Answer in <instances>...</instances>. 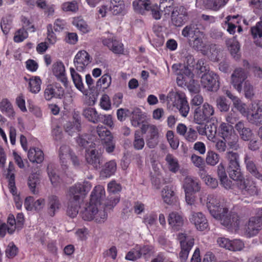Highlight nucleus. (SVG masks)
Segmentation results:
<instances>
[{"label": "nucleus", "mask_w": 262, "mask_h": 262, "mask_svg": "<svg viewBox=\"0 0 262 262\" xmlns=\"http://www.w3.org/2000/svg\"><path fill=\"white\" fill-rule=\"evenodd\" d=\"M117 169V164L115 160L106 162L102 168L101 174L106 178H109L114 174Z\"/></svg>", "instance_id": "4c0bfd02"}, {"label": "nucleus", "mask_w": 262, "mask_h": 262, "mask_svg": "<svg viewBox=\"0 0 262 262\" xmlns=\"http://www.w3.org/2000/svg\"><path fill=\"white\" fill-rule=\"evenodd\" d=\"M61 8L64 12L72 13H76L79 9L78 3L75 0L63 3L62 4Z\"/></svg>", "instance_id": "c03bdc74"}, {"label": "nucleus", "mask_w": 262, "mask_h": 262, "mask_svg": "<svg viewBox=\"0 0 262 262\" xmlns=\"http://www.w3.org/2000/svg\"><path fill=\"white\" fill-rule=\"evenodd\" d=\"M217 127L214 123L207 124L206 136L210 141L215 142Z\"/></svg>", "instance_id": "603ef678"}, {"label": "nucleus", "mask_w": 262, "mask_h": 262, "mask_svg": "<svg viewBox=\"0 0 262 262\" xmlns=\"http://www.w3.org/2000/svg\"><path fill=\"white\" fill-rule=\"evenodd\" d=\"M168 221L169 225L174 230H179L183 225V218L178 212H172L169 215Z\"/></svg>", "instance_id": "a878e982"}, {"label": "nucleus", "mask_w": 262, "mask_h": 262, "mask_svg": "<svg viewBox=\"0 0 262 262\" xmlns=\"http://www.w3.org/2000/svg\"><path fill=\"white\" fill-rule=\"evenodd\" d=\"M245 247L244 242L239 239H234L230 241L229 250L238 251L242 250Z\"/></svg>", "instance_id": "864d4df0"}, {"label": "nucleus", "mask_w": 262, "mask_h": 262, "mask_svg": "<svg viewBox=\"0 0 262 262\" xmlns=\"http://www.w3.org/2000/svg\"><path fill=\"white\" fill-rule=\"evenodd\" d=\"M39 183V179L35 174H32L29 177L28 184L31 191L34 193H36V186Z\"/></svg>", "instance_id": "052dcab7"}, {"label": "nucleus", "mask_w": 262, "mask_h": 262, "mask_svg": "<svg viewBox=\"0 0 262 262\" xmlns=\"http://www.w3.org/2000/svg\"><path fill=\"white\" fill-rule=\"evenodd\" d=\"M217 107L221 112H227L229 110L230 106L227 102L225 98L221 97L216 100Z\"/></svg>", "instance_id": "338daca9"}, {"label": "nucleus", "mask_w": 262, "mask_h": 262, "mask_svg": "<svg viewBox=\"0 0 262 262\" xmlns=\"http://www.w3.org/2000/svg\"><path fill=\"white\" fill-rule=\"evenodd\" d=\"M0 111L10 118H13L15 114L12 103L7 98L3 99L0 102Z\"/></svg>", "instance_id": "c85d7f7f"}, {"label": "nucleus", "mask_w": 262, "mask_h": 262, "mask_svg": "<svg viewBox=\"0 0 262 262\" xmlns=\"http://www.w3.org/2000/svg\"><path fill=\"white\" fill-rule=\"evenodd\" d=\"M68 29V25L66 20L61 18L55 20L53 25L50 24L47 26V40L49 43L55 44L57 37L55 32L60 33Z\"/></svg>", "instance_id": "6e6552de"}, {"label": "nucleus", "mask_w": 262, "mask_h": 262, "mask_svg": "<svg viewBox=\"0 0 262 262\" xmlns=\"http://www.w3.org/2000/svg\"><path fill=\"white\" fill-rule=\"evenodd\" d=\"M189 220L198 230L205 231L209 227L207 219L201 212H192Z\"/></svg>", "instance_id": "a211bd4d"}, {"label": "nucleus", "mask_w": 262, "mask_h": 262, "mask_svg": "<svg viewBox=\"0 0 262 262\" xmlns=\"http://www.w3.org/2000/svg\"><path fill=\"white\" fill-rule=\"evenodd\" d=\"M97 133L106 151L109 154L113 152L115 148V143L111 132L105 127L101 125L97 126Z\"/></svg>", "instance_id": "9b49d317"}, {"label": "nucleus", "mask_w": 262, "mask_h": 262, "mask_svg": "<svg viewBox=\"0 0 262 262\" xmlns=\"http://www.w3.org/2000/svg\"><path fill=\"white\" fill-rule=\"evenodd\" d=\"M167 99L168 103L171 104L179 110L182 116H187L190 107L184 93L180 91L169 92L167 96Z\"/></svg>", "instance_id": "39448f33"}, {"label": "nucleus", "mask_w": 262, "mask_h": 262, "mask_svg": "<svg viewBox=\"0 0 262 262\" xmlns=\"http://www.w3.org/2000/svg\"><path fill=\"white\" fill-rule=\"evenodd\" d=\"M145 145V141L143 136L139 130H136L134 134V139L133 142L134 148L137 150H141L143 148Z\"/></svg>", "instance_id": "a19ab883"}, {"label": "nucleus", "mask_w": 262, "mask_h": 262, "mask_svg": "<svg viewBox=\"0 0 262 262\" xmlns=\"http://www.w3.org/2000/svg\"><path fill=\"white\" fill-rule=\"evenodd\" d=\"M102 43L109 50L116 54H123L124 52V45L121 41L117 39L114 35L102 39Z\"/></svg>", "instance_id": "2eb2a0df"}, {"label": "nucleus", "mask_w": 262, "mask_h": 262, "mask_svg": "<svg viewBox=\"0 0 262 262\" xmlns=\"http://www.w3.org/2000/svg\"><path fill=\"white\" fill-rule=\"evenodd\" d=\"M7 233L10 234H13L14 233L13 228L9 227L6 223L0 220V236L5 237Z\"/></svg>", "instance_id": "0e129e2a"}, {"label": "nucleus", "mask_w": 262, "mask_h": 262, "mask_svg": "<svg viewBox=\"0 0 262 262\" xmlns=\"http://www.w3.org/2000/svg\"><path fill=\"white\" fill-rule=\"evenodd\" d=\"M183 188L184 191L198 192L201 189V185L197 179L187 176L184 180Z\"/></svg>", "instance_id": "aec40b11"}, {"label": "nucleus", "mask_w": 262, "mask_h": 262, "mask_svg": "<svg viewBox=\"0 0 262 262\" xmlns=\"http://www.w3.org/2000/svg\"><path fill=\"white\" fill-rule=\"evenodd\" d=\"M201 84L208 91L216 92L220 87L219 76L214 72L208 71L202 75Z\"/></svg>", "instance_id": "9d476101"}, {"label": "nucleus", "mask_w": 262, "mask_h": 262, "mask_svg": "<svg viewBox=\"0 0 262 262\" xmlns=\"http://www.w3.org/2000/svg\"><path fill=\"white\" fill-rule=\"evenodd\" d=\"M180 241L181 251L179 253L180 262H186L190 250L194 245V239L187 236L184 233H179L178 236ZM191 262H201L199 248H196L191 257Z\"/></svg>", "instance_id": "20e7f679"}, {"label": "nucleus", "mask_w": 262, "mask_h": 262, "mask_svg": "<svg viewBox=\"0 0 262 262\" xmlns=\"http://www.w3.org/2000/svg\"><path fill=\"white\" fill-rule=\"evenodd\" d=\"M262 223L259 219L255 216H252L249 220L247 225L246 232L249 236H253L258 234L261 229Z\"/></svg>", "instance_id": "412c9836"}, {"label": "nucleus", "mask_w": 262, "mask_h": 262, "mask_svg": "<svg viewBox=\"0 0 262 262\" xmlns=\"http://www.w3.org/2000/svg\"><path fill=\"white\" fill-rule=\"evenodd\" d=\"M215 113L214 107L207 102L198 106L193 112L194 121L199 124L208 122L212 119Z\"/></svg>", "instance_id": "0eeeda50"}, {"label": "nucleus", "mask_w": 262, "mask_h": 262, "mask_svg": "<svg viewBox=\"0 0 262 262\" xmlns=\"http://www.w3.org/2000/svg\"><path fill=\"white\" fill-rule=\"evenodd\" d=\"M85 158L87 163L95 169H99L103 163L102 153L101 150L96 148L86 149Z\"/></svg>", "instance_id": "ddd939ff"}, {"label": "nucleus", "mask_w": 262, "mask_h": 262, "mask_svg": "<svg viewBox=\"0 0 262 262\" xmlns=\"http://www.w3.org/2000/svg\"><path fill=\"white\" fill-rule=\"evenodd\" d=\"M59 157L61 162L63 165L67 163V160L70 158L75 166L80 165V160L78 158L73 152L68 145H63L60 146L59 150Z\"/></svg>", "instance_id": "f3484780"}, {"label": "nucleus", "mask_w": 262, "mask_h": 262, "mask_svg": "<svg viewBox=\"0 0 262 262\" xmlns=\"http://www.w3.org/2000/svg\"><path fill=\"white\" fill-rule=\"evenodd\" d=\"M244 159L247 170L255 178L262 181V174L258 170L254 162L247 155Z\"/></svg>", "instance_id": "72a5a7b5"}, {"label": "nucleus", "mask_w": 262, "mask_h": 262, "mask_svg": "<svg viewBox=\"0 0 262 262\" xmlns=\"http://www.w3.org/2000/svg\"><path fill=\"white\" fill-rule=\"evenodd\" d=\"M246 78L247 74L242 68H237L234 71L231 76L232 84L238 92L241 91L242 84Z\"/></svg>", "instance_id": "6ab92c4d"}, {"label": "nucleus", "mask_w": 262, "mask_h": 262, "mask_svg": "<svg viewBox=\"0 0 262 262\" xmlns=\"http://www.w3.org/2000/svg\"><path fill=\"white\" fill-rule=\"evenodd\" d=\"M47 172L48 176L50 178L51 183L54 186L57 185V183L59 182V177L55 172V170L53 169V165L50 164L47 166Z\"/></svg>", "instance_id": "8fccbe9b"}, {"label": "nucleus", "mask_w": 262, "mask_h": 262, "mask_svg": "<svg viewBox=\"0 0 262 262\" xmlns=\"http://www.w3.org/2000/svg\"><path fill=\"white\" fill-rule=\"evenodd\" d=\"M12 23V17L7 15L3 17L1 21V27L4 34L7 35L9 33L11 28Z\"/></svg>", "instance_id": "de8ad7c7"}, {"label": "nucleus", "mask_w": 262, "mask_h": 262, "mask_svg": "<svg viewBox=\"0 0 262 262\" xmlns=\"http://www.w3.org/2000/svg\"><path fill=\"white\" fill-rule=\"evenodd\" d=\"M235 128L243 140L248 141L251 138L252 131L250 128L245 127L243 121H241L236 123Z\"/></svg>", "instance_id": "2f4dec72"}, {"label": "nucleus", "mask_w": 262, "mask_h": 262, "mask_svg": "<svg viewBox=\"0 0 262 262\" xmlns=\"http://www.w3.org/2000/svg\"><path fill=\"white\" fill-rule=\"evenodd\" d=\"M100 105L102 109L105 111L111 109V102L107 95L104 94L102 96L100 99Z\"/></svg>", "instance_id": "680f3d73"}, {"label": "nucleus", "mask_w": 262, "mask_h": 262, "mask_svg": "<svg viewBox=\"0 0 262 262\" xmlns=\"http://www.w3.org/2000/svg\"><path fill=\"white\" fill-rule=\"evenodd\" d=\"M81 128L80 117L76 113L73 116V120L67 122L64 125L66 132L70 136H72L74 133L79 132L81 130Z\"/></svg>", "instance_id": "4be33fe9"}, {"label": "nucleus", "mask_w": 262, "mask_h": 262, "mask_svg": "<svg viewBox=\"0 0 262 262\" xmlns=\"http://www.w3.org/2000/svg\"><path fill=\"white\" fill-rule=\"evenodd\" d=\"M6 255L9 258H13L16 255L18 252V248L13 243H10L6 250Z\"/></svg>", "instance_id": "774afa93"}, {"label": "nucleus", "mask_w": 262, "mask_h": 262, "mask_svg": "<svg viewBox=\"0 0 262 262\" xmlns=\"http://www.w3.org/2000/svg\"><path fill=\"white\" fill-rule=\"evenodd\" d=\"M237 181V186L242 194L246 198L257 196L260 192V189L256 182L252 179H243V176Z\"/></svg>", "instance_id": "1a4fd4ad"}, {"label": "nucleus", "mask_w": 262, "mask_h": 262, "mask_svg": "<svg viewBox=\"0 0 262 262\" xmlns=\"http://www.w3.org/2000/svg\"><path fill=\"white\" fill-rule=\"evenodd\" d=\"M92 185L88 181L83 183H77L71 187L69 190V202L67 214L71 217H75L78 213L80 208V200L89 192Z\"/></svg>", "instance_id": "7ed1b4c3"}, {"label": "nucleus", "mask_w": 262, "mask_h": 262, "mask_svg": "<svg viewBox=\"0 0 262 262\" xmlns=\"http://www.w3.org/2000/svg\"><path fill=\"white\" fill-rule=\"evenodd\" d=\"M219 154L211 150L208 151L206 158V162L208 165L214 166L219 162Z\"/></svg>", "instance_id": "3c124183"}, {"label": "nucleus", "mask_w": 262, "mask_h": 262, "mask_svg": "<svg viewBox=\"0 0 262 262\" xmlns=\"http://www.w3.org/2000/svg\"><path fill=\"white\" fill-rule=\"evenodd\" d=\"M238 136L235 133L229 138L225 140L227 142L230 148L236 150L239 148L238 144Z\"/></svg>", "instance_id": "6e6d98bb"}, {"label": "nucleus", "mask_w": 262, "mask_h": 262, "mask_svg": "<svg viewBox=\"0 0 262 262\" xmlns=\"http://www.w3.org/2000/svg\"><path fill=\"white\" fill-rule=\"evenodd\" d=\"M53 72L57 80L62 82L66 88H67L68 80L66 75L65 67L63 63L62 62H57L54 66Z\"/></svg>", "instance_id": "5701e85b"}, {"label": "nucleus", "mask_w": 262, "mask_h": 262, "mask_svg": "<svg viewBox=\"0 0 262 262\" xmlns=\"http://www.w3.org/2000/svg\"><path fill=\"white\" fill-rule=\"evenodd\" d=\"M73 25L83 33H86L90 31V28L86 22L81 17L75 18L73 21Z\"/></svg>", "instance_id": "09e8293b"}, {"label": "nucleus", "mask_w": 262, "mask_h": 262, "mask_svg": "<svg viewBox=\"0 0 262 262\" xmlns=\"http://www.w3.org/2000/svg\"><path fill=\"white\" fill-rule=\"evenodd\" d=\"M28 157L32 163L40 164L44 160V154L43 151L38 147L30 148L28 152Z\"/></svg>", "instance_id": "bb28decb"}, {"label": "nucleus", "mask_w": 262, "mask_h": 262, "mask_svg": "<svg viewBox=\"0 0 262 262\" xmlns=\"http://www.w3.org/2000/svg\"><path fill=\"white\" fill-rule=\"evenodd\" d=\"M28 36L27 31L25 28H21L15 32L13 40L15 42H21L26 39Z\"/></svg>", "instance_id": "5fc2aeb1"}, {"label": "nucleus", "mask_w": 262, "mask_h": 262, "mask_svg": "<svg viewBox=\"0 0 262 262\" xmlns=\"http://www.w3.org/2000/svg\"><path fill=\"white\" fill-rule=\"evenodd\" d=\"M228 163L227 172L233 180H239L242 178L239 165V157L237 152L228 151L225 156Z\"/></svg>", "instance_id": "423d86ee"}, {"label": "nucleus", "mask_w": 262, "mask_h": 262, "mask_svg": "<svg viewBox=\"0 0 262 262\" xmlns=\"http://www.w3.org/2000/svg\"><path fill=\"white\" fill-rule=\"evenodd\" d=\"M217 132L219 136L224 140L235 134L232 125L223 122L219 126Z\"/></svg>", "instance_id": "cd10ccee"}, {"label": "nucleus", "mask_w": 262, "mask_h": 262, "mask_svg": "<svg viewBox=\"0 0 262 262\" xmlns=\"http://www.w3.org/2000/svg\"><path fill=\"white\" fill-rule=\"evenodd\" d=\"M166 137L170 147L173 149H176L179 146V141L177 138L174 137L173 132L168 130L166 133Z\"/></svg>", "instance_id": "13d9d810"}, {"label": "nucleus", "mask_w": 262, "mask_h": 262, "mask_svg": "<svg viewBox=\"0 0 262 262\" xmlns=\"http://www.w3.org/2000/svg\"><path fill=\"white\" fill-rule=\"evenodd\" d=\"M158 130L157 127H152L149 134L146 137V144L150 148H153L158 143Z\"/></svg>", "instance_id": "e433bc0d"}, {"label": "nucleus", "mask_w": 262, "mask_h": 262, "mask_svg": "<svg viewBox=\"0 0 262 262\" xmlns=\"http://www.w3.org/2000/svg\"><path fill=\"white\" fill-rule=\"evenodd\" d=\"M204 36L205 35L203 32H201L193 37L194 40H193L192 47L194 49L198 50H202L205 47V43L203 41Z\"/></svg>", "instance_id": "49530a36"}, {"label": "nucleus", "mask_w": 262, "mask_h": 262, "mask_svg": "<svg viewBox=\"0 0 262 262\" xmlns=\"http://www.w3.org/2000/svg\"><path fill=\"white\" fill-rule=\"evenodd\" d=\"M144 119V115L139 109L134 110L132 113V124L135 127H138L143 122Z\"/></svg>", "instance_id": "79ce46f5"}, {"label": "nucleus", "mask_w": 262, "mask_h": 262, "mask_svg": "<svg viewBox=\"0 0 262 262\" xmlns=\"http://www.w3.org/2000/svg\"><path fill=\"white\" fill-rule=\"evenodd\" d=\"M234 106L236 108L242 115L246 116L248 111L245 103L242 102L240 99H237L233 103Z\"/></svg>", "instance_id": "69168bd1"}, {"label": "nucleus", "mask_w": 262, "mask_h": 262, "mask_svg": "<svg viewBox=\"0 0 262 262\" xmlns=\"http://www.w3.org/2000/svg\"><path fill=\"white\" fill-rule=\"evenodd\" d=\"M121 185L115 181H112L107 184V190L110 194L118 193L121 190Z\"/></svg>", "instance_id": "e2e57ef3"}, {"label": "nucleus", "mask_w": 262, "mask_h": 262, "mask_svg": "<svg viewBox=\"0 0 262 262\" xmlns=\"http://www.w3.org/2000/svg\"><path fill=\"white\" fill-rule=\"evenodd\" d=\"M64 94V90L58 83L48 84L44 91V97L47 101L53 98L61 99Z\"/></svg>", "instance_id": "4468645a"}, {"label": "nucleus", "mask_w": 262, "mask_h": 262, "mask_svg": "<svg viewBox=\"0 0 262 262\" xmlns=\"http://www.w3.org/2000/svg\"><path fill=\"white\" fill-rule=\"evenodd\" d=\"M175 193L172 186H166L161 192L162 198L164 203L171 205L176 201Z\"/></svg>", "instance_id": "c756f323"}, {"label": "nucleus", "mask_w": 262, "mask_h": 262, "mask_svg": "<svg viewBox=\"0 0 262 262\" xmlns=\"http://www.w3.org/2000/svg\"><path fill=\"white\" fill-rule=\"evenodd\" d=\"M246 116L250 123L256 125L261 124L262 102L258 101L257 102L252 103Z\"/></svg>", "instance_id": "f8f14e48"}, {"label": "nucleus", "mask_w": 262, "mask_h": 262, "mask_svg": "<svg viewBox=\"0 0 262 262\" xmlns=\"http://www.w3.org/2000/svg\"><path fill=\"white\" fill-rule=\"evenodd\" d=\"M91 62L89 54L85 50L78 52L74 59V65L79 72L83 71Z\"/></svg>", "instance_id": "dca6fc26"}, {"label": "nucleus", "mask_w": 262, "mask_h": 262, "mask_svg": "<svg viewBox=\"0 0 262 262\" xmlns=\"http://www.w3.org/2000/svg\"><path fill=\"white\" fill-rule=\"evenodd\" d=\"M112 83V77L108 74H104L97 81L96 86L97 88L106 89L111 85Z\"/></svg>", "instance_id": "a18cd8bd"}, {"label": "nucleus", "mask_w": 262, "mask_h": 262, "mask_svg": "<svg viewBox=\"0 0 262 262\" xmlns=\"http://www.w3.org/2000/svg\"><path fill=\"white\" fill-rule=\"evenodd\" d=\"M29 82L28 89L33 94L38 93L41 89V80L39 76H32L29 79L25 78Z\"/></svg>", "instance_id": "c9c22d12"}, {"label": "nucleus", "mask_w": 262, "mask_h": 262, "mask_svg": "<svg viewBox=\"0 0 262 262\" xmlns=\"http://www.w3.org/2000/svg\"><path fill=\"white\" fill-rule=\"evenodd\" d=\"M207 206L210 214L227 228L237 229L243 222V217L237 213L231 212L228 213V209L220 205V201L215 194L208 195Z\"/></svg>", "instance_id": "f257e3e1"}, {"label": "nucleus", "mask_w": 262, "mask_h": 262, "mask_svg": "<svg viewBox=\"0 0 262 262\" xmlns=\"http://www.w3.org/2000/svg\"><path fill=\"white\" fill-rule=\"evenodd\" d=\"M70 70L75 87L83 94H86L87 90L84 87L81 76L75 71L74 68H71Z\"/></svg>", "instance_id": "7c9ffc66"}, {"label": "nucleus", "mask_w": 262, "mask_h": 262, "mask_svg": "<svg viewBox=\"0 0 262 262\" xmlns=\"http://www.w3.org/2000/svg\"><path fill=\"white\" fill-rule=\"evenodd\" d=\"M226 44L231 55L236 60L240 58V54H238L240 45L238 41L234 37H233L228 39Z\"/></svg>", "instance_id": "473e14b6"}, {"label": "nucleus", "mask_w": 262, "mask_h": 262, "mask_svg": "<svg viewBox=\"0 0 262 262\" xmlns=\"http://www.w3.org/2000/svg\"><path fill=\"white\" fill-rule=\"evenodd\" d=\"M61 206L59 198L55 195L48 196L47 201V211L50 216L53 217L58 211Z\"/></svg>", "instance_id": "393cba45"}, {"label": "nucleus", "mask_w": 262, "mask_h": 262, "mask_svg": "<svg viewBox=\"0 0 262 262\" xmlns=\"http://www.w3.org/2000/svg\"><path fill=\"white\" fill-rule=\"evenodd\" d=\"M138 249L140 253V256L142 255L145 256H150L155 252V248L152 245H144L142 247H140Z\"/></svg>", "instance_id": "bf43d9fd"}, {"label": "nucleus", "mask_w": 262, "mask_h": 262, "mask_svg": "<svg viewBox=\"0 0 262 262\" xmlns=\"http://www.w3.org/2000/svg\"><path fill=\"white\" fill-rule=\"evenodd\" d=\"M187 15L184 13H180L177 9L173 10L171 13V20L172 24L177 26H182L186 21Z\"/></svg>", "instance_id": "ea45409f"}, {"label": "nucleus", "mask_w": 262, "mask_h": 262, "mask_svg": "<svg viewBox=\"0 0 262 262\" xmlns=\"http://www.w3.org/2000/svg\"><path fill=\"white\" fill-rule=\"evenodd\" d=\"M201 31L200 30L195 27V26L193 24H190L186 26L182 30V34L185 37H191L193 38Z\"/></svg>", "instance_id": "37998d69"}, {"label": "nucleus", "mask_w": 262, "mask_h": 262, "mask_svg": "<svg viewBox=\"0 0 262 262\" xmlns=\"http://www.w3.org/2000/svg\"><path fill=\"white\" fill-rule=\"evenodd\" d=\"M105 195V190L101 185H97L93 190L90 200V205L82 213V217L85 221L95 220L96 223H104L107 217L105 210L98 211L97 205Z\"/></svg>", "instance_id": "f03ea898"}, {"label": "nucleus", "mask_w": 262, "mask_h": 262, "mask_svg": "<svg viewBox=\"0 0 262 262\" xmlns=\"http://www.w3.org/2000/svg\"><path fill=\"white\" fill-rule=\"evenodd\" d=\"M251 35L254 39L262 37V21L256 23L250 29Z\"/></svg>", "instance_id": "4d7b16f0"}, {"label": "nucleus", "mask_w": 262, "mask_h": 262, "mask_svg": "<svg viewBox=\"0 0 262 262\" xmlns=\"http://www.w3.org/2000/svg\"><path fill=\"white\" fill-rule=\"evenodd\" d=\"M172 69L177 75H182L183 78L186 79L192 77L193 76L192 70L193 69V65L187 66L181 64H174Z\"/></svg>", "instance_id": "b1692460"}, {"label": "nucleus", "mask_w": 262, "mask_h": 262, "mask_svg": "<svg viewBox=\"0 0 262 262\" xmlns=\"http://www.w3.org/2000/svg\"><path fill=\"white\" fill-rule=\"evenodd\" d=\"M82 115L90 122L97 123L100 121V115L95 108L88 107L83 111Z\"/></svg>", "instance_id": "f704fd0d"}, {"label": "nucleus", "mask_w": 262, "mask_h": 262, "mask_svg": "<svg viewBox=\"0 0 262 262\" xmlns=\"http://www.w3.org/2000/svg\"><path fill=\"white\" fill-rule=\"evenodd\" d=\"M165 161L169 170L174 173H177L180 169V164L178 159L172 155L168 154L166 155Z\"/></svg>", "instance_id": "58836bf2"}]
</instances>
